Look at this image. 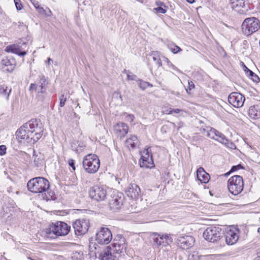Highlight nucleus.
Here are the masks:
<instances>
[{"mask_svg":"<svg viewBox=\"0 0 260 260\" xmlns=\"http://www.w3.org/2000/svg\"><path fill=\"white\" fill-rule=\"evenodd\" d=\"M71 230V226L62 221H57L52 223L45 230L46 236L50 238H55L58 236L67 235Z\"/></svg>","mask_w":260,"mask_h":260,"instance_id":"1","label":"nucleus"},{"mask_svg":"<svg viewBox=\"0 0 260 260\" xmlns=\"http://www.w3.org/2000/svg\"><path fill=\"white\" fill-rule=\"evenodd\" d=\"M28 190L34 193H44L50 187L49 181L45 178L38 177L31 179L27 184Z\"/></svg>","mask_w":260,"mask_h":260,"instance_id":"2","label":"nucleus"},{"mask_svg":"<svg viewBox=\"0 0 260 260\" xmlns=\"http://www.w3.org/2000/svg\"><path fill=\"white\" fill-rule=\"evenodd\" d=\"M82 165L86 172L89 174H94L100 167V160L96 155L88 154L84 157Z\"/></svg>","mask_w":260,"mask_h":260,"instance_id":"3","label":"nucleus"},{"mask_svg":"<svg viewBox=\"0 0 260 260\" xmlns=\"http://www.w3.org/2000/svg\"><path fill=\"white\" fill-rule=\"evenodd\" d=\"M46 80L44 76H40L39 80L37 82L31 83L29 90L32 93L36 92V96L39 100L43 101L45 94L46 93Z\"/></svg>","mask_w":260,"mask_h":260,"instance_id":"4","label":"nucleus"},{"mask_svg":"<svg viewBox=\"0 0 260 260\" xmlns=\"http://www.w3.org/2000/svg\"><path fill=\"white\" fill-rule=\"evenodd\" d=\"M259 27L260 21L255 17L246 18L242 24V32L247 36H249L257 31Z\"/></svg>","mask_w":260,"mask_h":260,"instance_id":"5","label":"nucleus"},{"mask_svg":"<svg viewBox=\"0 0 260 260\" xmlns=\"http://www.w3.org/2000/svg\"><path fill=\"white\" fill-rule=\"evenodd\" d=\"M244 182L243 178L239 175L231 177L228 181V187L229 191L233 195L239 194L243 189Z\"/></svg>","mask_w":260,"mask_h":260,"instance_id":"6","label":"nucleus"},{"mask_svg":"<svg viewBox=\"0 0 260 260\" xmlns=\"http://www.w3.org/2000/svg\"><path fill=\"white\" fill-rule=\"evenodd\" d=\"M124 199V196L122 193L114 190L109 199L110 210L113 211L119 210L123 205Z\"/></svg>","mask_w":260,"mask_h":260,"instance_id":"7","label":"nucleus"},{"mask_svg":"<svg viewBox=\"0 0 260 260\" xmlns=\"http://www.w3.org/2000/svg\"><path fill=\"white\" fill-rule=\"evenodd\" d=\"M107 195L106 188L103 186L94 185L89 190L90 198L98 202L105 200Z\"/></svg>","mask_w":260,"mask_h":260,"instance_id":"8","label":"nucleus"},{"mask_svg":"<svg viewBox=\"0 0 260 260\" xmlns=\"http://www.w3.org/2000/svg\"><path fill=\"white\" fill-rule=\"evenodd\" d=\"M221 230L219 227L210 226L203 233L204 238L210 242H215L219 240L221 236Z\"/></svg>","mask_w":260,"mask_h":260,"instance_id":"9","label":"nucleus"},{"mask_svg":"<svg viewBox=\"0 0 260 260\" xmlns=\"http://www.w3.org/2000/svg\"><path fill=\"white\" fill-rule=\"evenodd\" d=\"M112 239V233L107 228H101L96 233L95 240L100 244H108Z\"/></svg>","mask_w":260,"mask_h":260,"instance_id":"10","label":"nucleus"},{"mask_svg":"<svg viewBox=\"0 0 260 260\" xmlns=\"http://www.w3.org/2000/svg\"><path fill=\"white\" fill-rule=\"evenodd\" d=\"M150 151L151 150L150 148L148 147L140 152V167L144 168H152L154 167L152 159V155L150 153Z\"/></svg>","mask_w":260,"mask_h":260,"instance_id":"11","label":"nucleus"},{"mask_svg":"<svg viewBox=\"0 0 260 260\" xmlns=\"http://www.w3.org/2000/svg\"><path fill=\"white\" fill-rule=\"evenodd\" d=\"M16 66L15 59L12 56H1L0 68L4 72H12Z\"/></svg>","mask_w":260,"mask_h":260,"instance_id":"12","label":"nucleus"},{"mask_svg":"<svg viewBox=\"0 0 260 260\" xmlns=\"http://www.w3.org/2000/svg\"><path fill=\"white\" fill-rule=\"evenodd\" d=\"M73 226L76 235H82L87 233L89 227V221L88 219H77L73 223Z\"/></svg>","mask_w":260,"mask_h":260,"instance_id":"13","label":"nucleus"},{"mask_svg":"<svg viewBox=\"0 0 260 260\" xmlns=\"http://www.w3.org/2000/svg\"><path fill=\"white\" fill-rule=\"evenodd\" d=\"M111 247L113 252L116 253L123 252L126 248L125 238L121 235H117L113 239Z\"/></svg>","mask_w":260,"mask_h":260,"instance_id":"14","label":"nucleus"},{"mask_svg":"<svg viewBox=\"0 0 260 260\" xmlns=\"http://www.w3.org/2000/svg\"><path fill=\"white\" fill-rule=\"evenodd\" d=\"M239 238V231L234 226L230 227L227 229L225 234L226 243L228 245H233L238 240Z\"/></svg>","mask_w":260,"mask_h":260,"instance_id":"15","label":"nucleus"},{"mask_svg":"<svg viewBox=\"0 0 260 260\" xmlns=\"http://www.w3.org/2000/svg\"><path fill=\"white\" fill-rule=\"evenodd\" d=\"M245 97L240 93L234 92L228 97V102L234 107H241L245 101Z\"/></svg>","mask_w":260,"mask_h":260,"instance_id":"16","label":"nucleus"},{"mask_svg":"<svg viewBox=\"0 0 260 260\" xmlns=\"http://www.w3.org/2000/svg\"><path fill=\"white\" fill-rule=\"evenodd\" d=\"M194 240L190 236H179L177 239V244L183 249H188L193 245Z\"/></svg>","mask_w":260,"mask_h":260,"instance_id":"17","label":"nucleus"},{"mask_svg":"<svg viewBox=\"0 0 260 260\" xmlns=\"http://www.w3.org/2000/svg\"><path fill=\"white\" fill-rule=\"evenodd\" d=\"M154 242L158 246H160L162 244L169 245L173 242V239L170 235L161 234L157 233H154L152 234Z\"/></svg>","mask_w":260,"mask_h":260,"instance_id":"18","label":"nucleus"},{"mask_svg":"<svg viewBox=\"0 0 260 260\" xmlns=\"http://www.w3.org/2000/svg\"><path fill=\"white\" fill-rule=\"evenodd\" d=\"M205 135L223 144H226L228 140L220 131H204Z\"/></svg>","mask_w":260,"mask_h":260,"instance_id":"19","label":"nucleus"},{"mask_svg":"<svg viewBox=\"0 0 260 260\" xmlns=\"http://www.w3.org/2000/svg\"><path fill=\"white\" fill-rule=\"evenodd\" d=\"M43 125L40 120L32 119L23 124L18 130H25L27 129H41Z\"/></svg>","mask_w":260,"mask_h":260,"instance_id":"20","label":"nucleus"},{"mask_svg":"<svg viewBox=\"0 0 260 260\" xmlns=\"http://www.w3.org/2000/svg\"><path fill=\"white\" fill-rule=\"evenodd\" d=\"M140 192V188L136 184H129L125 190V193L127 197L136 199H137L139 196Z\"/></svg>","mask_w":260,"mask_h":260,"instance_id":"21","label":"nucleus"},{"mask_svg":"<svg viewBox=\"0 0 260 260\" xmlns=\"http://www.w3.org/2000/svg\"><path fill=\"white\" fill-rule=\"evenodd\" d=\"M198 179L202 183H207L210 180V175L205 172L202 167H200L197 171Z\"/></svg>","mask_w":260,"mask_h":260,"instance_id":"22","label":"nucleus"},{"mask_svg":"<svg viewBox=\"0 0 260 260\" xmlns=\"http://www.w3.org/2000/svg\"><path fill=\"white\" fill-rule=\"evenodd\" d=\"M114 252L111 246H107L106 249L101 253L100 258L101 260H115V256L113 254Z\"/></svg>","mask_w":260,"mask_h":260,"instance_id":"23","label":"nucleus"},{"mask_svg":"<svg viewBox=\"0 0 260 260\" xmlns=\"http://www.w3.org/2000/svg\"><path fill=\"white\" fill-rule=\"evenodd\" d=\"M5 51L7 52H11L22 56L26 54V51H21L20 46L17 44H13L7 46Z\"/></svg>","mask_w":260,"mask_h":260,"instance_id":"24","label":"nucleus"},{"mask_svg":"<svg viewBox=\"0 0 260 260\" xmlns=\"http://www.w3.org/2000/svg\"><path fill=\"white\" fill-rule=\"evenodd\" d=\"M125 144L129 149H133L139 147L140 142L136 136L132 135L126 139Z\"/></svg>","mask_w":260,"mask_h":260,"instance_id":"25","label":"nucleus"},{"mask_svg":"<svg viewBox=\"0 0 260 260\" xmlns=\"http://www.w3.org/2000/svg\"><path fill=\"white\" fill-rule=\"evenodd\" d=\"M33 132L34 131H28V133H27V131H16V136L20 141L22 140H28Z\"/></svg>","mask_w":260,"mask_h":260,"instance_id":"26","label":"nucleus"},{"mask_svg":"<svg viewBox=\"0 0 260 260\" xmlns=\"http://www.w3.org/2000/svg\"><path fill=\"white\" fill-rule=\"evenodd\" d=\"M249 116L253 119H258L260 117V109L258 106H251L248 110Z\"/></svg>","mask_w":260,"mask_h":260,"instance_id":"27","label":"nucleus"},{"mask_svg":"<svg viewBox=\"0 0 260 260\" xmlns=\"http://www.w3.org/2000/svg\"><path fill=\"white\" fill-rule=\"evenodd\" d=\"M244 0H230V5L232 9H236L238 8H244L245 7Z\"/></svg>","mask_w":260,"mask_h":260,"instance_id":"28","label":"nucleus"},{"mask_svg":"<svg viewBox=\"0 0 260 260\" xmlns=\"http://www.w3.org/2000/svg\"><path fill=\"white\" fill-rule=\"evenodd\" d=\"M150 56H152L153 60L156 62V63L160 67L162 65L161 61L159 56V53L157 51L152 52Z\"/></svg>","mask_w":260,"mask_h":260,"instance_id":"29","label":"nucleus"},{"mask_svg":"<svg viewBox=\"0 0 260 260\" xmlns=\"http://www.w3.org/2000/svg\"><path fill=\"white\" fill-rule=\"evenodd\" d=\"M115 130H128V127L125 123L119 122L114 126Z\"/></svg>","mask_w":260,"mask_h":260,"instance_id":"30","label":"nucleus"},{"mask_svg":"<svg viewBox=\"0 0 260 260\" xmlns=\"http://www.w3.org/2000/svg\"><path fill=\"white\" fill-rule=\"evenodd\" d=\"M247 76L249 77L253 82L258 83L260 79L257 75H256L252 71H248Z\"/></svg>","mask_w":260,"mask_h":260,"instance_id":"31","label":"nucleus"},{"mask_svg":"<svg viewBox=\"0 0 260 260\" xmlns=\"http://www.w3.org/2000/svg\"><path fill=\"white\" fill-rule=\"evenodd\" d=\"M139 82V87L142 90H145L149 86V83L143 81L142 80H138Z\"/></svg>","mask_w":260,"mask_h":260,"instance_id":"32","label":"nucleus"},{"mask_svg":"<svg viewBox=\"0 0 260 260\" xmlns=\"http://www.w3.org/2000/svg\"><path fill=\"white\" fill-rule=\"evenodd\" d=\"M37 10L39 14L44 15L46 17H50L52 15V12L50 10H49V14H47L46 11L42 7H39Z\"/></svg>","mask_w":260,"mask_h":260,"instance_id":"33","label":"nucleus"},{"mask_svg":"<svg viewBox=\"0 0 260 260\" xmlns=\"http://www.w3.org/2000/svg\"><path fill=\"white\" fill-rule=\"evenodd\" d=\"M169 48L174 53H177L181 50L179 47L175 45L169 46Z\"/></svg>","mask_w":260,"mask_h":260,"instance_id":"34","label":"nucleus"},{"mask_svg":"<svg viewBox=\"0 0 260 260\" xmlns=\"http://www.w3.org/2000/svg\"><path fill=\"white\" fill-rule=\"evenodd\" d=\"M7 86L5 85H0V95L5 96L6 95Z\"/></svg>","mask_w":260,"mask_h":260,"instance_id":"35","label":"nucleus"},{"mask_svg":"<svg viewBox=\"0 0 260 260\" xmlns=\"http://www.w3.org/2000/svg\"><path fill=\"white\" fill-rule=\"evenodd\" d=\"M67 100V97L63 94H61L59 97V106L61 107L64 106L65 102Z\"/></svg>","mask_w":260,"mask_h":260,"instance_id":"36","label":"nucleus"},{"mask_svg":"<svg viewBox=\"0 0 260 260\" xmlns=\"http://www.w3.org/2000/svg\"><path fill=\"white\" fill-rule=\"evenodd\" d=\"M194 88V84L193 83V82L191 81H188V88L187 89H186V91L187 92V93H188V94H190V91L193 89Z\"/></svg>","mask_w":260,"mask_h":260,"instance_id":"37","label":"nucleus"},{"mask_svg":"<svg viewBox=\"0 0 260 260\" xmlns=\"http://www.w3.org/2000/svg\"><path fill=\"white\" fill-rule=\"evenodd\" d=\"M15 6L17 10H21L23 7L21 3L20 0H14Z\"/></svg>","mask_w":260,"mask_h":260,"instance_id":"38","label":"nucleus"},{"mask_svg":"<svg viewBox=\"0 0 260 260\" xmlns=\"http://www.w3.org/2000/svg\"><path fill=\"white\" fill-rule=\"evenodd\" d=\"M154 10L157 13L161 14H165L167 12V10L161 7H158L157 8H154Z\"/></svg>","mask_w":260,"mask_h":260,"instance_id":"39","label":"nucleus"},{"mask_svg":"<svg viewBox=\"0 0 260 260\" xmlns=\"http://www.w3.org/2000/svg\"><path fill=\"white\" fill-rule=\"evenodd\" d=\"M124 114L126 115L125 117L126 120L130 121V122H131L133 121L135 118V116L134 115L132 114H127L126 113H125Z\"/></svg>","mask_w":260,"mask_h":260,"instance_id":"40","label":"nucleus"},{"mask_svg":"<svg viewBox=\"0 0 260 260\" xmlns=\"http://www.w3.org/2000/svg\"><path fill=\"white\" fill-rule=\"evenodd\" d=\"M137 77L136 75H134V74H127V79L128 80H137Z\"/></svg>","mask_w":260,"mask_h":260,"instance_id":"41","label":"nucleus"},{"mask_svg":"<svg viewBox=\"0 0 260 260\" xmlns=\"http://www.w3.org/2000/svg\"><path fill=\"white\" fill-rule=\"evenodd\" d=\"M6 147L5 145L0 146V155H3L6 153Z\"/></svg>","mask_w":260,"mask_h":260,"instance_id":"42","label":"nucleus"},{"mask_svg":"<svg viewBox=\"0 0 260 260\" xmlns=\"http://www.w3.org/2000/svg\"><path fill=\"white\" fill-rule=\"evenodd\" d=\"M68 164H69V166L72 168L73 170H75L76 168H75V161L73 159H69Z\"/></svg>","mask_w":260,"mask_h":260,"instance_id":"43","label":"nucleus"},{"mask_svg":"<svg viewBox=\"0 0 260 260\" xmlns=\"http://www.w3.org/2000/svg\"><path fill=\"white\" fill-rule=\"evenodd\" d=\"M31 2L36 9H38L39 7H41L38 1L33 0L31 1Z\"/></svg>","mask_w":260,"mask_h":260,"instance_id":"44","label":"nucleus"},{"mask_svg":"<svg viewBox=\"0 0 260 260\" xmlns=\"http://www.w3.org/2000/svg\"><path fill=\"white\" fill-rule=\"evenodd\" d=\"M242 167L241 165H238L237 166H233L231 170V172H235L238 170H239L240 169H242Z\"/></svg>","mask_w":260,"mask_h":260,"instance_id":"45","label":"nucleus"},{"mask_svg":"<svg viewBox=\"0 0 260 260\" xmlns=\"http://www.w3.org/2000/svg\"><path fill=\"white\" fill-rule=\"evenodd\" d=\"M164 113H165L166 114H172V108H169L166 110H165L164 111Z\"/></svg>","mask_w":260,"mask_h":260,"instance_id":"46","label":"nucleus"},{"mask_svg":"<svg viewBox=\"0 0 260 260\" xmlns=\"http://www.w3.org/2000/svg\"><path fill=\"white\" fill-rule=\"evenodd\" d=\"M172 114H173V113L178 114V113H179L180 112L183 111L182 110L180 109H172Z\"/></svg>","mask_w":260,"mask_h":260,"instance_id":"47","label":"nucleus"},{"mask_svg":"<svg viewBox=\"0 0 260 260\" xmlns=\"http://www.w3.org/2000/svg\"><path fill=\"white\" fill-rule=\"evenodd\" d=\"M244 66V70L246 73V74L247 75L248 74V71H251L250 70H249L245 64H243Z\"/></svg>","mask_w":260,"mask_h":260,"instance_id":"48","label":"nucleus"},{"mask_svg":"<svg viewBox=\"0 0 260 260\" xmlns=\"http://www.w3.org/2000/svg\"><path fill=\"white\" fill-rule=\"evenodd\" d=\"M156 5L158 7H161L162 6V5H164V4L163 3L160 2V1H157L155 3Z\"/></svg>","mask_w":260,"mask_h":260,"instance_id":"49","label":"nucleus"},{"mask_svg":"<svg viewBox=\"0 0 260 260\" xmlns=\"http://www.w3.org/2000/svg\"><path fill=\"white\" fill-rule=\"evenodd\" d=\"M39 158L38 159V160L36 159V157L34 159V162L36 164L37 166H38L39 164H40L39 162Z\"/></svg>","mask_w":260,"mask_h":260,"instance_id":"50","label":"nucleus"},{"mask_svg":"<svg viewBox=\"0 0 260 260\" xmlns=\"http://www.w3.org/2000/svg\"><path fill=\"white\" fill-rule=\"evenodd\" d=\"M36 139L38 140L39 138L41 137V134L40 133H37L36 134Z\"/></svg>","mask_w":260,"mask_h":260,"instance_id":"51","label":"nucleus"},{"mask_svg":"<svg viewBox=\"0 0 260 260\" xmlns=\"http://www.w3.org/2000/svg\"><path fill=\"white\" fill-rule=\"evenodd\" d=\"M11 88H10L9 89V92L7 94V99L8 100L9 99V95H10V93H11Z\"/></svg>","mask_w":260,"mask_h":260,"instance_id":"52","label":"nucleus"},{"mask_svg":"<svg viewBox=\"0 0 260 260\" xmlns=\"http://www.w3.org/2000/svg\"><path fill=\"white\" fill-rule=\"evenodd\" d=\"M51 61V59L50 58H48V59H47V61L46 62V63L48 64H49L50 63V61Z\"/></svg>","mask_w":260,"mask_h":260,"instance_id":"53","label":"nucleus"},{"mask_svg":"<svg viewBox=\"0 0 260 260\" xmlns=\"http://www.w3.org/2000/svg\"><path fill=\"white\" fill-rule=\"evenodd\" d=\"M186 1L190 4H192L194 2V0H186Z\"/></svg>","mask_w":260,"mask_h":260,"instance_id":"54","label":"nucleus"},{"mask_svg":"<svg viewBox=\"0 0 260 260\" xmlns=\"http://www.w3.org/2000/svg\"><path fill=\"white\" fill-rule=\"evenodd\" d=\"M253 260H260V256H257L254 258Z\"/></svg>","mask_w":260,"mask_h":260,"instance_id":"55","label":"nucleus"},{"mask_svg":"<svg viewBox=\"0 0 260 260\" xmlns=\"http://www.w3.org/2000/svg\"><path fill=\"white\" fill-rule=\"evenodd\" d=\"M45 199H46V200H50V198H49V197L46 196V197Z\"/></svg>","mask_w":260,"mask_h":260,"instance_id":"56","label":"nucleus"},{"mask_svg":"<svg viewBox=\"0 0 260 260\" xmlns=\"http://www.w3.org/2000/svg\"><path fill=\"white\" fill-rule=\"evenodd\" d=\"M257 232L260 234V227L257 229Z\"/></svg>","mask_w":260,"mask_h":260,"instance_id":"57","label":"nucleus"},{"mask_svg":"<svg viewBox=\"0 0 260 260\" xmlns=\"http://www.w3.org/2000/svg\"><path fill=\"white\" fill-rule=\"evenodd\" d=\"M149 86L152 87V85L150 83H149Z\"/></svg>","mask_w":260,"mask_h":260,"instance_id":"58","label":"nucleus"},{"mask_svg":"<svg viewBox=\"0 0 260 260\" xmlns=\"http://www.w3.org/2000/svg\"><path fill=\"white\" fill-rule=\"evenodd\" d=\"M49 9H48V12H46L47 14H49Z\"/></svg>","mask_w":260,"mask_h":260,"instance_id":"59","label":"nucleus"},{"mask_svg":"<svg viewBox=\"0 0 260 260\" xmlns=\"http://www.w3.org/2000/svg\"><path fill=\"white\" fill-rule=\"evenodd\" d=\"M229 174V173H226L225 175H228Z\"/></svg>","mask_w":260,"mask_h":260,"instance_id":"60","label":"nucleus"},{"mask_svg":"<svg viewBox=\"0 0 260 260\" xmlns=\"http://www.w3.org/2000/svg\"><path fill=\"white\" fill-rule=\"evenodd\" d=\"M178 94H179V93H178V92H177V93H176V95H178Z\"/></svg>","mask_w":260,"mask_h":260,"instance_id":"61","label":"nucleus"}]
</instances>
